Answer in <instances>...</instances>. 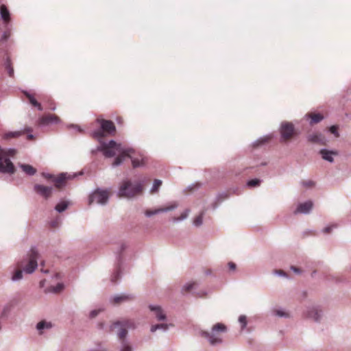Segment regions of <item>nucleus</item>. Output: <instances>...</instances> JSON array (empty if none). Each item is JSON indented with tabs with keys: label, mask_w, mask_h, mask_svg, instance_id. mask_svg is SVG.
I'll use <instances>...</instances> for the list:
<instances>
[{
	"label": "nucleus",
	"mask_w": 351,
	"mask_h": 351,
	"mask_svg": "<svg viewBox=\"0 0 351 351\" xmlns=\"http://www.w3.org/2000/svg\"><path fill=\"white\" fill-rule=\"evenodd\" d=\"M101 150L103 152L106 157L111 158L117 154L118 156L115 158L112 166L116 167L121 165L125 159L126 149L122 147L121 144L117 143L114 141L111 140L109 143H104L101 145Z\"/></svg>",
	"instance_id": "obj_1"
},
{
	"label": "nucleus",
	"mask_w": 351,
	"mask_h": 351,
	"mask_svg": "<svg viewBox=\"0 0 351 351\" xmlns=\"http://www.w3.org/2000/svg\"><path fill=\"white\" fill-rule=\"evenodd\" d=\"M15 153L14 149L5 150L0 147V172L6 173L14 172L15 167L8 157L14 156Z\"/></svg>",
	"instance_id": "obj_2"
},
{
	"label": "nucleus",
	"mask_w": 351,
	"mask_h": 351,
	"mask_svg": "<svg viewBox=\"0 0 351 351\" xmlns=\"http://www.w3.org/2000/svg\"><path fill=\"white\" fill-rule=\"evenodd\" d=\"M226 331V326L221 323H217L213 326L210 333L206 331H202L201 335L208 339L211 345H215L222 342L220 333L225 332Z\"/></svg>",
	"instance_id": "obj_3"
},
{
	"label": "nucleus",
	"mask_w": 351,
	"mask_h": 351,
	"mask_svg": "<svg viewBox=\"0 0 351 351\" xmlns=\"http://www.w3.org/2000/svg\"><path fill=\"white\" fill-rule=\"evenodd\" d=\"M143 186L139 183L132 184L130 181L125 182L120 187L119 197H132L141 193Z\"/></svg>",
	"instance_id": "obj_4"
},
{
	"label": "nucleus",
	"mask_w": 351,
	"mask_h": 351,
	"mask_svg": "<svg viewBox=\"0 0 351 351\" xmlns=\"http://www.w3.org/2000/svg\"><path fill=\"white\" fill-rule=\"evenodd\" d=\"M135 323L133 320L125 319L121 322H116L112 324L110 328V332H112L114 329H118V337L121 340H123L128 334V328H134Z\"/></svg>",
	"instance_id": "obj_5"
},
{
	"label": "nucleus",
	"mask_w": 351,
	"mask_h": 351,
	"mask_svg": "<svg viewBox=\"0 0 351 351\" xmlns=\"http://www.w3.org/2000/svg\"><path fill=\"white\" fill-rule=\"evenodd\" d=\"M97 121L100 124L101 130L94 132L95 137L102 138L105 133L112 134L115 132V126L112 121L104 119H97Z\"/></svg>",
	"instance_id": "obj_6"
},
{
	"label": "nucleus",
	"mask_w": 351,
	"mask_h": 351,
	"mask_svg": "<svg viewBox=\"0 0 351 351\" xmlns=\"http://www.w3.org/2000/svg\"><path fill=\"white\" fill-rule=\"evenodd\" d=\"M39 257V254L35 248H32L29 254L27 263L25 265H23V269L27 274H32L37 267V260Z\"/></svg>",
	"instance_id": "obj_7"
},
{
	"label": "nucleus",
	"mask_w": 351,
	"mask_h": 351,
	"mask_svg": "<svg viewBox=\"0 0 351 351\" xmlns=\"http://www.w3.org/2000/svg\"><path fill=\"white\" fill-rule=\"evenodd\" d=\"M125 158H130L132 160V167L136 168L145 165V157L141 154H138L132 148L126 149Z\"/></svg>",
	"instance_id": "obj_8"
},
{
	"label": "nucleus",
	"mask_w": 351,
	"mask_h": 351,
	"mask_svg": "<svg viewBox=\"0 0 351 351\" xmlns=\"http://www.w3.org/2000/svg\"><path fill=\"white\" fill-rule=\"evenodd\" d=\"M280 134L282 141H290L296 134L294 125L289 122L282 123L280 126Z\"/></svg>",
	"instance_id": "obj_9"
},
{
	"label": "nucleus",
	"mask_w": 351,
	"mask_h": 351,
	"mask_svg": "<svg viewBox=\"0 0 351 351\" xmlns=\"http://www.w3.org/2000/svg\"><path fill=\"white\" fill-rule=\"evenodd\" d=\"M110 192L107 190L97 189L89 197V204L94 202L104 204L107 202Z\"/></svg>",
	"instance_id": "obj_10"
},
{
	"label": "nucleus",
	"mask_w": 351,
	"mask_h": 351,
	"mask_svg": "<svg viewBox=\"0 0 351 351\" xmlns=\"http://www.w3.org/2000/svg\"><path fill=\"white\" fill-rule=\"evenodd\" d=\"M34 189L36 193L45 197V199L50 197L53 191L52 187L41 184H35Z\"/></svg>",
	"instance_id": "obj_11"
},
{
	"label": "nucleus",
	"mask_w": 351,
	"mask_h": 351,
	"mask_svg": "<svg viewBox=\"0 0 351 351\" xmlns=\"http://www.w3.org/2000/svg\"><path fill=\"white\" fill-rule=\"evenodd\" d=\"M60 122V119L54 114H47L43 116L39 119L40 125L58 124Z\"/></svg>",
	"instance_id": "obj_12"
},
{
	"label": "nucleus",
	"mask_w": 351,
	"mask_h": 351,
	"mask_svg": "<svg viewBox=\"0 0 351 351\" xmlns=\"http://www.w3.org/2000/svg\"><path fill=\"white\" fill-rule=\"evenodd\" d=\"M70 179H71V176L70 175L63 173L58 176H55V178H53V182L57 189H60L66 185V181Z\"/></svg>",
	"instance_id": "obj_13"
},
{
	"label": "nucleus",
	"mask_w": 351,
	"mask_h": 351,
	"mask_svg": "<svg viewBox=\"0 0 351 351\" xmlns=\"http://www.w3.org/2000/svg\"><path fill=\"white\" fill-rule=\"evenodd\" d=\"M177 206H178V205L176 203H173L169 206H163V207H161L158 209L153 210H147L145 211V214L146 216L150 217L153 215L158 214L161 212H167V211L171 210L176 208Z\"/></svg>",
	"instance_id": "obj_14"
},
{
	"label": "nucleus",
	"mask_w": 351,
	"mask_h": 351,
	"mask_svg": "<svg viewBox=\"0 0 351 351\" xmlns=\"http://www.w3.org/2000/svg\"><path fill=\"white\" fill-rule=\"evenodd\" d=\"M308 141L313 143L324 144V137L319 132H313L308 134Z\"/></svg>",
	"instance_id": "obj_15"
},
{
	"label": "nucleus",
	"mask_w": 351,
	"mask_h": 351,
	"mask_svg": "<svg viewBox=\"0 0 351 351\" xmlns=\"http://www.w3.org/2000/svg\"><path fill=\"white\" fill-rule=\"evenodd\" d=\"M313 207V203L311 201L298 205L295 213H307Z\"/></svg>",
	"instance_id": "obj_16"
},
{
	"label": "nucleus",
	"mask_w": 351,
	"mask_h": 351,
	"mask_svg": "<svg viewBox=\"0 0 351 351\" xmlns=\"http://www.w3.org/2000/svg\"><path fill=\"white\" fill-rule=\"evenodd\" d=\"M149 308L152 311L155 313V315L158 320L160 321L165 319L166 315L164 313L163 311L160 306L150 305Z\"/></svg>",
	"instance_id": "obj_17"
},
{
	"label": "nucleus",
	"mask_w": 351,
	"mask_h": 351,
	"mask_svg": "<svg viewBox=\"0 0 351 351\" xmlns=\"http://www.w3.org/2000/svg\"><path fill=\"white\" fill-rule=\"evenodd\" d=\"M320 154L324 160L332 162H333V158L332 156H337L338 152L335 151H328L324 149L320 150Z\"/></svg>",
	"instance_id": "obj_18"
},
{
	"label": "nucleus",
	"mask_w": 351,
	"mask_h": 351,
	"mask_svg": "<svg viewBox=\"0 0 351 351\" xmlns=\"http://www.w3.org/2000/svg\"><path fill=\"white\" fill-rule=\"evenodd\" d=\"M306 117L311 119V125L318 123L324 119V116L320 113L310 112L306 114Z\"/></svg>",
	"instance_id": "obj_19"
},
{
	"label": "nucleus",
	"mask_w": 351,
	"mask_h": 351,
	"mask_svg": "<svg viewBox=\"0 0 351 351\" xmlns=\"http://www.w3.org/2000/svg\"><path fill=\"white\" fill-rule=\"evenodd\" d=\"M0 14L5 23H8L10 21V14L5 5L0 6Z\"/></svg>",
	"instance_id": "obj_20"
},
{
	"label": "nucleus",
	"mask_w": 351,
	"mask_h": 351,
	"mask_svg": "<svg viewBox=\"0 0 351 351\" xmlns=\"http://www.w3.org/2000/svg\"><path fill=\"white\" fill-rule=\"evenodd\" d=\"M25 94L27 98L28 99L29 103L33 106L37 107L39 110H43L41 104L39 102L37 101V100L34 98V97L32 95L29 94L27 93H25Z\"/></svg>",
	"instance_id": "obj_21"
},
{
	"label": "nucleus",
	"mask_w": 351,
	"mask_h": 351,
	"mask_svg": "<svg viewBox=\"0 0 351 351\" xmlns=\"http://www.w3.org/2000/svg\"><path fill=\"white\" fill-rule=\"evenodd\" d=\"M23 267V263H20L18 265L19 269L14 272V275L12 277V280H18L22 278V270L21 268Z\"/></svg>",
	"instance_id": "obj_22"
},
{
	"label": "nucleus",
	"mask_w": 351,
	"mask_h": 351,
	"mask_svg": "<svg viewBox=\"0 0 351 351\" xmlns=\"http://www.w3.org/2000/svg\"><path fill=\"white\" fill-rule=\"evenodd\" d=\"M21 167L28 175H34L36 172V169L29 165H22Z\"/></svg>",
	"instance_id": "obj_23"
},
{
	"label": "nucleus",
	"mask_w": 351,
	"mask_h": 351,
	"mask_svg": "<svg viewBox=\"0 0 351 351\" xmlns=\"http://www.w3.org/2000/svg\"><path fill=\"white\" fill-rule=\"evenodd\" d=\"M130 298L128 295H122L116 296L113 298L112 302L114 304H119L123 302L130 300Z\"/></svg>",
	"instance_id": "obj_24"
},
{
	"label": "nucleus",
	"mask_w": 351,
	"mask_h": 351,
	"mask_svg": "<svg viewBox=\"0 0 351 351\" xmlns=\"http://www.w3.org/2000/svg\"><path fill=\"white\" fill-rule=\"evenodd\" d=\"M308 317L313 318L315 321H318L320 315L317 309L313 308L308 313Z\"/></svg>",
	"instance_id": "obj_25"
},
{
	"label": "nucleus",
	"mask_w": 351,
	"mask_h": 351,
	"mask_svg": "<svg viewBox=\"0 0 351 351\" xmlns=\"http://www.w3.org/2000/svg\"><path fill=\"white\" fill-rule=\"evenodd\" d=\"M64 289V285L62 283H58L56 286L51 287L49 289V291L53 292V293H60Z\"/></svg>",
	"instance_id": "obj_26"
},
{
	"label": "nucleus",
	"mask_w": 351,
	"mask_h": 351,
	"mask_svg": "<svg viewBox=\"0 0 351 351\" xmlns=\"http://www.w3.org/2000/svg\"><path fill=\"white\" fill-rule=\"evenodd\" d=\"M67 206H68V204L66 202H62L58 203L56 206V210L58 212L61 213V212L64 211V210H66Z\"/></svg>",
	"instance_id": "obj_27"
},
{
	"label": "nucleus",
	"mask_w": 351,
	"mask_h": 351,
	"mask_svg": "<svg viewBox=\"0 0 351 351\" xmlns=\"http://www.w3.org/2000/svg\"><path fill=\"white\" fill-rule=\"evenodd\" d=\"M203 216H204V212L201 213L198 216H197L194 220L193 223L196 226H199L202 225L203 221Z\"/></svg>",
	"instance_id": "obj_28"
},
{
	"label": "nucleus",
	"mask_w": 351,
	"mask_h": 351,
	"mask_svg": "<svg viewBox=\"0 0 351 351\" xmlns=\"http://www.w3.org/2000/svg\"><path fill=\"white\" fill-rule=\"evenodd\" d=\"M158 329L167 330V324H160L153 325L151 327V331L152 332H154Z\"/></svg>",
	"instance_id": "obj_29"
},
{
	"label": "nucleus",
	"mask_w": 351,
	"mask_h": 351,
	"mask_svg": "<svg viewBox=\"0 0 351 351\" xmlns=\"http://www.w3.org/2000/svg\"><path fill=\"white\" fill-rule=\"evenodd\" d=\"M162 184V181L160 180H154V185H153V187L151 190V193H154L158 191L159 187L161 186Z\"/></svg>",
	"instance_id": "obj_30"
},
{
	"label": "nucleus",
	"mask_w": 351,
	"mask_h": 351,
	"mask_svg": "<svg viewBox=\"0 0 351 351\" xmlns=\"http://www.w3.org/2000/svg\"><path fill=\"white\" fill-rule=\"evenodd\" d=\"M51 327V324L50 323L45 322L44 321L40 322L37 324V329L41 330L43 328H49Z\"/></svg>",
	"instance_id": "obj_31"
},
{
	"label": "nucleus",
	"mask_w": 351,
	"mask_h": 351,
	"mask_svg": "<svg viewBox=\"0 0 351 351\" xmlns=\"http://www.w3.org/2000/svg\"><path fill=\"white\" fill-rule=\"evenodd\" d=\"M189 210H186L184 212H183L180 217H174L173 218V221H181V220H183L184 219H186L189 215Z\"/></svg>",
	"instance_id": "obj_32"
},
{
	"label": "nucleus",
	"mask_w": 351,
	"mask_h": 351,
	"mask_svg": "<svg viewBox=\"0 0 351 351\" xmlns=\"http://www.w3.org/2000/svg\"><path fill=\"white\" fill-rule=\"evenodd\" d=\"M261 180L259 179H252L247 182V186L250 187L257 186L260 184Z\"/></svg>",
	"instance_id": "obj_33"
},
{
	"label": "nucleus",
	"mask_w": 351,
	"mask_h": 351,
	"mask_svg": "<svg viewBox=\"0 0 351 351\" xmlns=\"http://www.w3.org/2000/svg\"><path fill=\"white\" fill-rule=\"evenodd\" d=\"M20 133L19 132H9V133H6L3 135V138L5 139H8V138H15L18 136H19Z\"/></svg>",
	"instance_id": "obj_34"
},
{
	"label": "nucleus",
	"mask_w": 351,
	"mask_h": 351,
	"mask_svg": "<svg viewBox=\"0 0 351 351\" xmlns=\"http://www.w3.org/2000/svg\"><path fill=\"white\" fill-rule=\"evenodd\" d=\"M195 282H190L184 286L183 290L184 292L190 291L195 285Z\"/></svg>",
	"instance_id": "obj_35"
},
{
	"label": "nucleus",
	"mask_w": 351,
	"mask_h": 351,
	"mask_svg": "<svg viewBox=\"0 0 351 351\" xmlns=\"http://www.w3.org/2000/svg\"><path fill=\"white\" fill-rule=\"evenodd\" d=\"M275 315L279 316V317H288L289 314L281 310H274V311Z\"/></svg>",
	"instance_id": "obj_36"
},
{
	"label": "nucleus",
	"mask_w": 351,
	"mask_h": 351,
	"mask_svg": "<svg viewBox=\"0 0 351 351\" xmlns=\"http://www.w3.org/2000/svg\"><path fill=\"white\" fill-rule=\"evenodd\" d=\"M239 321L242 324V328H243L247 324V317L245 315H241Z\"/></svg>",
	"instance_id": "obj_37"
},
{
	"label": "nucleus",
	"mask_w": 351,
	"mask_h": 351,
	"mask_svg": "<svg viewBox=\"0 0 351 351\" xmlns=\"http://www.w3.org/2000/svg\"><path fill=\"white\" fill-rule=\"evenodd\" d=\"M337 129H338V128H337V126H336V125H332V126H331V127L329 128V130H330V132L332 134H335V136L336 137H339V133H338V132H337Z\"/></svg>",
	"instance_id": "obj_38"
},
{
	"label": "nucleus",
	"mask_w": 351,
	"mask_h": 351,
	"mask_svg": "<svg viewBox=\"0 0 351 351\" xmlns=\"http://www.w3.org/2000/svg\"><path fill=\"white\" fill-rule=\"evenodd\" d=\"M119 276H120V274H119V269H117L114 274L112 276V278H111V280L113 282H115L117 281V280L119 279Z\"/></svg>",
	"instance_id": "obj_39"
},
{
	"label": "nucleus",
	"mask_w": 351,
	"mask_h": 351,
	"mask_svg": "<svg viewBox=\"0 0 351 351\" xmlns=\"http://www.w3.org/2000/svg\"><path fill=\"white\" fill-rule=\"evenodd\" d=\"M6 69L8 71L9 76L12 77L14 73V70L13 68L11 66L10 62H8L7 63Z\"/></svg>",
	"instance_id": "obj_40"
},
{
	"label": "nucleus",
	"mask_w": 351,
	"mask_h": 351,
	"mask_svg": "<svg viewBox=\"0 0 351 351\" xmlns=\"http://www.w3.org/2000/svg\"><path fill=\"white\" fill-rule=\"evenodd\" d=\"M42 176L47 179V180H50L53 182V178H55V176L52 175V174H50V173H42Z\"/></svg>",
	"instance_id": "obj_41"
},
{
	"label": "nucleus",
	"mask_w": 351,
	"mask_h": 351,
	"mask_svg": "<svg viewBox=\"0 0 351 351\" xmlns=\"http://www.w3.org/2000/svg\"><path fill=\"white\" fill-rule=\"evenodd\" d=\"M337 226L336 225H331V226H329L326 228H325L323 230V232L326 234H328L330 232V231L332 230V228H336Z\"/></svg>",
	"instance_id": "obj_42"
},
{
	"label": "nucleus",
	"mask_w": 351,
	"mask_h": 351,
	"mask_svg": "<svg viewBox=\"0 0 351 351\" xmlns=\"http://www.w3.org/2000/svg\"><path fill=\"white\" fill-rule=\"evenodd\" d=\"M99 312L100 310H93L90 313V317L91 318H94L99 314Z\"/></svg>",
	"instance_id": "obj_43"
},
{
	"label": "nucleus",
	"mask_w": 351,
	"mask_h": 351,
	"mask_svg": "<svg viewBox=\"0 0 351 351\" xmlns=\"http://www.w3.org/2000/svg\"><path fill=\"white\" fill-rule=\"evenodd\" d=\"M303 184L307 187H311L314 186V182L311 180L304 181Z\"/></svg>",
	"instance_id": "obj_44"
},
{
	"label": "nucleus",
	"mask_w": 351,
	"mask_h": 351,
	"mask_svg": "<svg viewBox=\"0 0 351 351\" xmlns=\"http://www.w3.org/2000/svg\"><path fill=\"white\" fill-rule=\"evenodd\" d=\"M121 351H132L131 347L128 344H123Z\"/></svg>",
	"instance_id": "obj_45"
},
{
	"label": "nucleus",
	"mask_w": 351,
	"mask_h": 351,
	"mask_svg": "<svg viewBox=\"0 0 351 351\" xmlns=\"http://www.w3.org/2000/svg\"><path fill=\"white\" fill-rule=\"evenodd\" d=\"M228 267L230 270H234L236 269V265L232 262H230L228 263Z\"/></svg>",
	"instance_id": "obj_46"
},
{
	"label": "nucleus",
	"mask_w": 351,
	"mask_h": 351,
	"mask_svg": "<svg viewBox=\"0 0 351 351\" xmlns=\"http://www.w3.org/2000/svg\"><path fill=\"white\" fill-rule=\"evenodd\" d=\"M117 121L119 124H122L123 123V120L121 117H118L117 118Z\"/></svg>",
	"instance_id": "obj_47"
},
{
	"label": "nucleus",
	"mask_w": 351,
	"mask_h": 351,
	"mask_svg": "<svg viewBox=\"0 0 351 351\" xmlns=\"http://www.w3.org/2000/svg\"><path fill=\"white\" fill-rule=\"evenodd\" d=\"M291 269H292L293 271H294L295 272H297V273H299V272H300V269H299V268H297V267H293H293H291Z\"/></svg>",
	"instance_id": "obj_48"
},
{
	"label": "nucleus",
	"mask_w": 351,
	"mask_h": 351,
	"mask_svg": "<svg viewBox=\"0 0 351 351\" xmlns=\"http://www.w3.org/2000/svg\"><path fill=\"white\" fill-rule=\"evenodd\" d=\"M49 108H50L51 110H55V108H56V107H55V106L53 104V105H51V106L49 107Z\"/></svg>",
	"instance_id": "obj_49"
},
{
	"label": "nucleus",
	"mask_w": 351,
	"mask_h": 351,
	"mask_svg": "<svg viewBox=\"0 0 351 351\" xmlns=\"http://www.w3.org/2000/svg\"><path fill=\"white\" fill-rule=\"evenodd\" d=\"M28 139H33V136L32 134H29L27 136Z\"/></svg>",
	"instance_id": "obj_50"
},
{
	"label": "nucleus",
	"mask_w": 351,
	"mask_h": 351,
	"mask_svg": "<svg viewBox=\"0 0 351 351\" xmlns=\"http://www.w3.org/2000/svg\"><path fill=\"white\" fill-rule=\"evenodd\" d=\"M278 272L280 274H282H282H283V275L285 274V273H284V271H283L282 270H279Z\"/></svg>",
	"instance_id": "obj_51"
},
{
	"label": "nucleus",
	"mask_w": 351,
	"mask_h": 351,
	"mask_svg": "<svg viewBox=\"0 0 351 351\" xmlns=\"http://www.w3.org/2000/svg\"><path fill=\"white\" fill-rule=\"evenodd\" d=\"M44 283H45V282H44V281H40V286H41V287H43V286H44Z\"/></svg>",
	"instance_id": "obj_52"
},
{
	"label": "nucleus",
	"mask_w": 351,
	"mask_h": 351,
	"mask_svg": "<svg viewBox=\"0 0 351 351\" xmlns=\"http://www.w3.org/2000/svg\"><path fill=\"white\" fill-rule=\"evenodd\" d=\"M41 271L44 272H47V270L44 271L43 269H41Z\"/></svg>",
	"instance_id": "obj_53"
},
{
	"label": "nucleus",
	"mask_w": 351,
	"mask_h": 351,
	"mask_svg": "<svg viewBox=\"0 0 351 351\" xmlns=\"http://www.w3.org/2000/svg\"><path fill=\"white\" fill-rule=\"evenodd\" d=\"M102 326H103V324H99L100 328H102Z\"/></svg>",
	"instance_id": "obj_54"
},
{
	"label": "nucleus",
	"mask_w": 351,
	"mask_h": 351,
	"mask_svg": "<svg viewBox=\"0 0 351 351\" xmlns=\"http://www.w3.org/2000/svg\"><path fill=\"white\" fill-rule=\"evenodd\" d=\"M56 277H57V278H59V274H56Z\"/></svg>",
	"instance_id": "obj_55"
}]
</instances>
